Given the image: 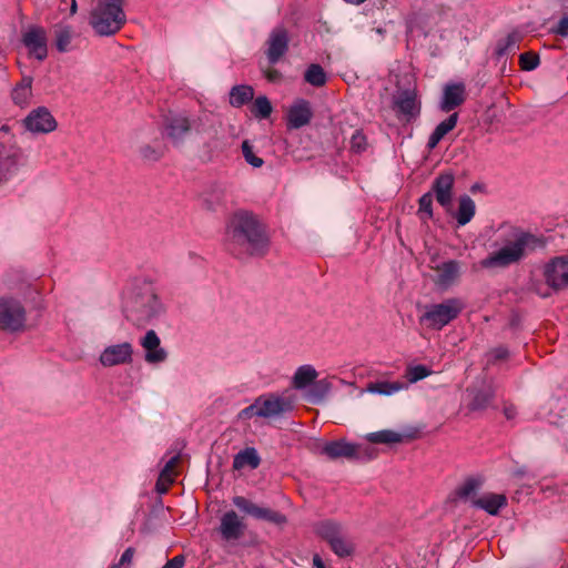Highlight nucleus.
<instances>
[{"mask_svg":"<svg viewBox=\"0 0 568 568\" xmlns=\"http://www.w3.org/2000/svg\"><path fill=\"white\" fill-rule=\"evenodd\" d=\"M179 462L180 454L171 456L165 462L155 484V489L159 494H165L169 490L170 485L174 481V477L176 475L175 468Z\"/></svg>","mask_w":568,"mask_h":568,"instance_id":"23","label":"nucleus"},{"mask_svg":"<svg viewBox=\"0 0 568 568\" xmlns=\"http://www.w3.org/2000/svg\"><path fill=\"white\" fill-rule=\"evenodd\" d=\"M547 242L542 235L534 234L518 226H510L509 231L500 237V247L484 260V268H507L518 264L530 254L544 250Z\"/></svg>","mask_w":568,"mask_h":568,"instance_id":"2","label":"nucleus"},{"mask_svg":"<svg viewBox=\"0 0 568 568\" xmlns=\"http://www.w3.org/2000/svg\"><path fill=\"white\" fill-rule=\"evenodd\" d=\"M265 77L270 82H277L282 79V73L276 69H268L265 71Z\"/></svg>","mask_w":568,"mask_h":568,"instance_id":"53","label":"nucleus"},{"mask_svg":"<svg viewBox=\"0 0 568 568\" xmlns=\"http://www.w3.org/2000/svg\"><path fill=\"white\" fill-rule=\"evenodd\" d=\"M331 549L341 558L351 557L355 551L354 542L347 535H324Z\"/></svg>","mask_w":568,"mask_h":568,"instance_id":"25","label":"nucleus"},{"mask_svg":"<svg viewBox=\"0 0 568 568\" xmlns=\"http://www.w3.org/2000/svg\"><path fill=\"white\" fill-rule=\"evenodd\" d=\"M233 504L243 514L251 516L252 518L257 520L274 524L280 528L287 521L286 516L281 514L280 511L273 510L267 507H260L242 496L234 497Z\"/></svg>","mask_w":568,"mask_h":568,"instance_id":"9","label":"nucleus"},{"mask_svg":"<svg viewBox=\"0 0 568 568\" xmlns=\"http://www.w3.org/2000/svg\"><path fill=\"white\" fill-rule=\"evenodd\" d=\"M484 190H485V184H483V183H478V182L474 183V184L470 186V189H469V191H470L473 194H475V193H477V192H483Z\"/></svg>","mask_w":568,"mask_h":568,"instance_id":"56","label":"nucleus"},{"mask_svg":"<svg viewBox=\"0 0 568 568\" xmlns=\"http://www.w3.org/2000/svg\"><path fill=\"white\" fill-rule=\"evenodd\" d=\"M26 324V308L22 303L11 296L0 297V331L19 332Z\"/></svg>","mask_w":568,"mask_h":568,"instance_id":"8","label":"nucleus"},{"mask_svg":"<svg viewBox=\"0 0 568 568\" xmlns=\"http://www.w3.org/2000/svg\"><path fill=\"white\" fill-rule=\"evenodd\" d=\"M241 529V520L233 510L227 511L223 518L219 532H239Z\"/></svg>","mask_w":568,"mask_h":568,"instance_id":"41","label":"nucleus"},{"mask_svg":"<svg viewBox=\"0 0 568 568\" xmlns=\"http://www.w3.org/2000/svg\"><path fill=\"white\" fill-rule=\"evenodd\" d=\"M416 437H417L416 432H413V433H409L406 435H402L392 429H383V430H378V432H374V433H368L365 436L366 440L369 443L386 444V445L403 443L405 438L414 439Z\"/></svg>","mask_w":568,"mask_h":568,"instance_id":"24","label":"nucleus"},{"mask_svg":"<svg viewBox=\"0 0 568 568\" xmlns=\"http://www.w3.org/2000/svg\"><path fill=\"white\" fill-rule=\"evenodd\" d=\"M313 118L311 102L305 99H297L287 111L286 125L290 130L301 129L307 125Z\"/></svg>","mask_w":568,"mask_h":568,"instance_id":"19","label":"nucleus"},{"mask_svg":"<svg viewBox=\"0 0 568 568\" xmlns=\"http://www.w3.org/2000/svg\"><path fill=\"white\" fill-rule=\"evenodd\" d=\"M254 98V89L248 84H236L230 91V104L241 108Z\"/></svg>","mask_w":568,"mask_h":568,"instance_id":"31","label":"nucleus"},{"mask_svg":"<svg viewBox=\"0 0 568 568\" xmlns=\"http://www.w3.org/2000/svg\"><path fill=\"white\" fill-rule=\"evenodd\" d=\"M455 176L452 172L438 174L432 183L429 192H433L437 202L445 209L450 207L453 201Z\"/></svg>","mask_w":568,"mask_h":568,"instance_id":"17","label":"nucleus"},{"mask_svg":"<svg viewBox=\"0 0 568 568\" xmlns=\"http://www.w3.org/2000/svg\"><path fill=\"white\" fill-rule=\"evenodd\" d=\"M254 416L258 417V406L256 399L254 400L253 404L242 409L239 414V417L242 419H251Z\"/></svg>","mask_w":568,"mask_h":568,"instance_id":"50","label":"nucleus"},{"mask_svg":"<svg viewBox=\"0 0 568 568\" xmlns=\"http://www.w3.org/2000/svg\"><path fill=\"white\" fill-rule=\"evenodd\" d=\"M260 464L261 457L254 447H246L245 449L239 452L233 459V467L235 469H242L246 466L251 469H256Z\"/></svg>","mask_w":568,"mask_h":568,"instance_id":"29","label":"nucleus"},{"mask_svg":"<svg viewBox=\"0 0 568 568\" xmlns=\"http://www.w3.org/2000/svg\"><path fill=\"white\" fill-rule=\"evenodd\" d=\"M332 383L327 378L314 381L308 388L307 399L312 404L322 403L332 390Z\"/></svg>","mask_w":568,"mask_h":568,"instance_id":"32","label":"nucleus"},{"mask_svg":"<svg viewBox=\"0 0 568 568\" xmlns=\"http://www.w3.org/2000/svg\"><path fill=\"white\" fill-rule=\"evenodd\" d=\"M466 85L464 82H449L443 89L439 109L443 112H450L466 101Z\"/></svg>","mask_w":568,"mask_h":568,"instance_id":"18","label":"nucleus"},{"mask_svg":"<svg viewBox=\"0 0 568 568\" xmlns=\"http://www.w3.org/2000/svg\"><path fill=\"white\" fill-rule=\"evenodd\" d=\"M32 95V78L27 77L18 83L11 93L12 100L17 105L24 106L29 103Z\"/></svg>","mask_w":568,"mask_h":568,"instance_id":"33","label":"nucleus"},{"mask_svg":"<svg viewBox=\"0 0 568 568\" xmlns=\"http://www.w3.org/2000/svg\"><path fill=\"white\" fill-rule=\"evenodd\" d=\"M432 371L425 365H415L407 368V378L410 383H416L429 376Z\"/></svg>","mask_w":568,"mask_h":568,"instance_id":"46","label":"nucleus"},{"mask_svg":"<svg viewBox=\"0 0 568 568\" xmlns=\"http://www.w3.org/2000/svg\"><path fill=\"white\" fill-rule=\"evenodd\" d=\"M23 123L26 129L32 133H49L57 128L55 119L44 106L32 110L23 120Z\"/></svg>","mask_w":568,"mask_h":568,"instance_id":"16","label":"nucleus"},{"mask_svg":"<svg viewBox=\"0 0 568 568\" xmlns=\"http://www.w3.org/2000/svg\"><path fill=\"white\" fill-rule=\"evenodd\" d=\"M265 51L270 64H276L288 51L290 37L284 27H276L270 33Z\"/></svg>","mask_w":568,"mask_h":568,"instance_id":"15","label":"nucleus"},{"mask_svg":"<svg viewBox=\"0 0 568 568\" xmlns=\"http://www.w3.org/2000/svg\"><path fill=\"white\" fill-rule=\"evenodd\" d=\"M140 344L145 351L144 359L146 363L159 364L166 361L168 352L161 347V339L155 331H148L141 338Z\"/></svg>","mask_w":568,"mask_h":568,"instance_id":"20","label":"nucleus"},{"mask_svg":"<svg viewBox=\"0 0 568 568\" xmlns=\"http://www.w3.org/2000/svg\"><path fill=\"white\" fill-rule=\"evenodd\" d=\"M494 399V390L490 388L478 389L474 393L473 399L468 404V408L473 412L486 409Z\"/></svg>","mask_w":568,"mask_h":568,"instance_id":"37","label":"nucleus"},{"mask_svg":"<svg viewBox=\"0 0 568 568\" xmlns=\"http://www.w3.org/2000/svg\"><path fill=\"white\" fill-rule=\"evenodd\" d=\"M304 80L313 87L321 88L326 84L327 74L321 64L312 63L304 73Z\"/></svg>","mask_w":568,"mask_h":568,"instance_id":"36","label":"nucleus"},{"mask_svg":"<svg viewBox=\"0 0 568 568\" xmlns=\"http://www.w3.org/2000/svg\"><path fill=\"white\" fill-rule=\"evenodd\" d=\"M164 129L172 143L179 146L191 130V124L186 116L172 115L165 119Z\"/></svg>","mask_w":568,"mask_h":568,"instance_id":"21","label":"nucleus"},{"mask_svg":"<svg viewBox=\"0 0 568 568\" xmlns=\"http://www.w3.org/2000/svg\"><path fill=\"white\" fill-rule=\"evenodd\" d=\"M202 160L203 161H211L212 159V154L210 151H207L206 153H204L203 155H201Z\"/></svg>","mask_w":568,"mask_h":568,"instance_id":"62","label":"nucleus"},{"mask_svg":"<svg viewBox=\"0 0 568 568\" xmlns=\"http://www.w3.org/2000/svg\"><path fill=\"white\" fill-rule=\"evenodd\" d=\"M23 45L28 49L29 54L39 61H43L48 57V38L44 28L31 26L22 34Z\"/></svg>","mask_w":568,"mask_h":568,"instance_id":"13","label":"nucleus"},{"mask_svg":"<svg viewBox=\"0 0 568 568\" xmlns=\"http://www.w3.org/2000/svg\"><path fill=\"white\" fill-rule=\"evenodd\" d=\"M509 325L511 327H517L519 325V317L517 315H513Z\"/></svg>","mask_w":568,"mask_h":568,"instance_id":"59","label":"nucleus"},{"mask_svg":"<svg viewBox=\"0 0 568 568\" xmlns=\"http://www.w3.org/2000/svg\"><path fill=\"white\" fill-rule=\"evenodd\" d=\"M346 3L359 6L364 3L366 0H344Z\"/></svg>","mask_w":568,"mask_h":568,"instance_id":"61","label":"nucleus"},{"mask_svg":"<svg viewBox=\"0 0 568 568\" xmlns=\"http://www.w3.org/2000/svg\"><path fill=\"white\" fill-rule=\"evenodd\" d=\"M490 355L493 359L489 361V363H495L498 361H505L509 357V351L506 346H497L491 349Z\"/></svg>","mask_w":568,"mask_h":568,"instance_id":"49","label":"nucleus"},{"mask_svg":"<svg viewBox=\"0 0 568 568\" xmlns=\"http://www.w3.org/2000/svg\"><path fill=\"white\" fill-rule=\"evenodd\" d=\"M457 121L458 113L454 112L447 119L437 124V126L434 129V131L428 138L427 149H435L440 142V140L456 126Z\"/></svg>","mask_w":568,"mask_h":568,"instance_id":"26","label":"nucleus"},{"mask_svg":"<svg viewBox=\"0 0 568 568\" xmlns=\"http://www.w3.org/2000/svg\"><path fill=\"white\" fill-rule=\"evenodd\" d=\"M240 536L241 535H231V534L222 535L223 540L225 541L226 545L234 542L235 540L239 539Z\"/></svg>","mask_w":568,"mask_h":568,"instance_id":"58","label":"nucleus"},{"mask_svg":"<svg viewBox=\"0 0 568 568\" xmlns=\"http://www.w3.org/2000/svg\"><path fill=\"white\" fill-rule=\"evenodd\" d=\"M78 4L75 0H71L70 13L73 16L77 13Z\"/></svg>","mask_w":568,"mask_h":568,"instance_id":"60","label":"nucleus"},{"mask_svg":"<svg viewBox=\"0 0 568 568\" xmlns=\"http://www.w3.org/2000/svg\"><path fill=\"white\" fill-rule=\"evenodd\" d=\"M367 148V139L362 130H356L349 141V150L353 153L361 154Z\"/></svg>","mask_w":568,"mask_h":568,"instance_id":"45","label":"nucleus"},{"mask_svg":"<svg viewBox=\"0 0 568 568\" xmlns=\"http://www.w3.org/2000/svg\"><path fill=\"white\" fill-rule=\"evenodd\" d=\"M134 552H135V549L133 547L126 548L116 565H120L121 568L124 565H130L132 562Z\"/></svg>","mask_w":568,"mask_h":568,"instance_id":"51","label":"nucleus"},{"mask_svg":"<svg viewBox=\"0 0 568 568\" xmlns=\"http://www.w3.org/2000/svg\"><path fill=\"white\" fill-rule=\"evenodd\" d=\"M317 372L312 365L300 366L293 376V386L296 389H304L317 377Z\"/></svg>","mask_w":568,"mask_h":568,"instance_id":"34","label":"nucleus"},{"mask_svg":"<svg viewBox=\"0 0 568 568\" xmlns=\"http://www.w3.org/2000/svg\"><path fill=\"white\" fill-rule=\"evenodd\" d=\"M162 312L160 302L154 288L144 284L134 288L124 300L123 313L128 321L135 325H144Z\"/></svg>","mask_w":568,"mask_h":568,"instance_id":"4","label":"nucleus"},{"mask_svg":"<svg viewBox=\"0 0 568 568\" xmlns=\"http://www.w3.org/2000/svg\"><path fill=\"white\" fill-rule=\"evenodd\" d=\"M184 564L185 557L183 555H178L172 559L168 560L162 568H183Z\"/></svg>","mask_w":568,"mask_h":568,"instance_id":"52","label":"nucleus"},{"mask_svg":"<svg viewBox=\"0 0 568 568\" xmlns=\"http://www.w3.org/2000/svg\"><path fill=\"white\" fill-rule=\"evenodd\" d=\"M126 0H91L89 24L97 36L111 37L126 23Z\"/></svg>","mask_w":568,"mask_h":568,"instance_id":"3","label":"nucleus"},{"mask_svg":"<svg viewBox=\"0 0 568 568\" xmlns=\"http://www.w3.org/2000/svg\"><path fill=\"white\" fill-rule=\"evenodd\" d=\"M313 566H314V568H325V565H324L322 558L317 554L314 555V557H313Z\"/></svg>","mask_w":568,"mask_h":568,"instance_id":"57","label":"nucleus"},{"mask_svg":"<svg viewBox=\"0 0 568 568\" xmlns=\"http://www.w3.org/2000/svg\"><path fill=\"white\" fill-rule=\"evenodd\" d=\"M525 474V471L523 469H519L516 471V476H523Z\"/></svg>","mask_w":568,"mask_h":568,"instance_id":"63","label":"nucleus"},{"mask_svg":"<svg viewBox=\"0 0 568 568\" xmlns=\"http://www.w3.org/2000/svg\"><path fill=\"white\" fill-rule=\"evenodd\" d=\"M227 235L233 252L251 257H264L271 246V239L265 224L256 214L239 210L232 215L227 225Z\"/></svg>","mask_w":568,"mask_h":568,"instance_id":"1","label":"nucleus"},{"mask_svg":"<svg viewBox=\"0 0 568 568\" xmlns=\"http://www.w3.org/2000/svg\"><path fill=\"white\" fill-rule=\"evenodd\" d=\"M540 64L539 54L534 51H527L519 55V65L524 71H532Z\"/></svg>","mask_w":568,"mask_h":568,"instance_id":"44","label":"nucleus"},{"mask_svg":"<svg viewBox=\"0 0 568 568\" xmlns=\"http://www.w3.org/2000/svg\"><path fill=\"white\" fill-rule=\"evenodd\" d=\"M256 403L258 406V417H277L293 410V403L290 398L273 393L258 396Z\"/></svg>","mask_w":568,"mask_h":568,"instance_id":"11","label":"nucleus"},{"mask_svg":"<svg viewBox=\"0 0 568 568\" xmlns=\"http://www.w3.org/2000/svg\"><path fill=\"white\" fill-rule=\"evenodd\" d=\"M242 154L247 164L253 168H261L264 164V160L254 153L253 145L248 140H244L241 145Z\"/></svg>","mask_w":568,"mask_h":568,"instance_id":"42","label":"nucleus"},{"mask_svg":"<svg viewBox=\"0 0 568 568\" xmlns=\"http://www.w3.org/2000/svg\"><path fill=\"white\" fill-rule=\"evenodd\" d=\"M507 506V498L504 494L488 493L473 500V507L483 509L489 515H497Z\"/></svg>","mask_w":568,"mask_h":568,"instance_id":"22","label":"nucleus"},{"mask_svg":"<svg viewBox=\"0 0 568 568\" xmlns=\"http://www.w3.org/2000/svg\"><path fill=\"white\" fill-rule=\"evenodd\" d=\"M549 32L561 38H568V14L565 13L558 22L549 29Z\"/></svg>","mask_w":568,"mask_h":568,"instance_id":"48","label":"nucleus"},{"mask_svg":"<svg viewBox=\"0 0 568 568\" xmlns=\"http://www.w3.org/2000/svg\"><path fill=\"white\" fill-rule=\"evenodd\" d=\"M343 529L342 525L333 519L321 520L315 526L314 532H339Z\"/></svg>","mask_w":568,"mask_h":568,"instance_id":"47","label":"nucleus"},{"mask_svg":"<svg viewBox=\"0 0 568 568\" xmlns=\"http://www.w3.org/2000/svg\"><path fill=\"white\" fill-rule=\"evenodd\" d=\"M436 270L438 272L436 283L442 286H448L458 277L460 265L458 261L449 260L443 262Z\"/></svg>","mask_w":568,"mask_h":568,"instance_id":"27","label":"nucleus"},{"mask_svg":"<svg viewBox=\"0 0 568 568\" xmlns=\"http://www.w3.org/2000/svg\"><path fill=\"white\" fill-rule=\"evenodd\" d=\"M504 415L507 419H513L516 417L517 412L514 406H507L504 408Z\"/></svg>","mask_w":568,"mask_h":568,"instance_id":"54","label":"nucleus"},{"mask_svg":"<svg viewBox=\"0 0 568 568\" xmlns=\"http://www.w3.org/2000/svg\"><path fill=\"white\" fill-rule=\"evenodd\" d=\"M433 192L424 193L418 200L417 215L423 223L434 217L433 213Z\"/></svg>","mask_w":568,"mask_h":568,"instance_id":"39","label":"nucleus"},{"mask_svg":"<svg viewBox=\"0 0 568 568\" xmlns=\"http://www.w3.org/2000/svg\"><path fill=\"white\" fill-rule=\"evenodd\" d=\"M139 152L144 161L156 162L163 156L164 149L160 145L144 144L140 148Z\"/></svg>","mask_w":568,"mask_h":568,"instance_id":"43","label":"nucleus"},{"mask_svg":"<svg viewBox=\"0 0 568 568\" xmlns=\"http://www.w3.org/2000/svg\"><path fill=\"white\" fill-rule=\"evenodd\" d=\"M546 283L555 291L568 286V257L557 256L544 267Z\"/></svg>","mask_w":568,"mask_h":568,"instance_id":"12","label":"nucleus"},{"mask_svg":"<svg viewBox=\"0 0 568 568\" xmlns=\"http://www.w3.org/2000/svg\"><path fill=\"white\" fill-rule=\"evenodd\" d=\"M464 306V303L456 297L447 298L442 303L418 304L417 308L422 311L418 323L427 329L440 331L460 315Z\"/></svg>","mask_w":568,"mask_h":568,"instance_id":"5","label":"nucleus"},{"mask_svg":"<svg viewBox=\"0 0 568 568\" xmlns=\"http://www.w3.org/2000/svg\"><path fill=\"white\" fill-rule=\"evenodd\" d=\"M200 201H201V205L207 210V211H211L212 209V203H211V200H210V195H202L200 197Z\"/></svg>","mask_w":568,"mask_h":568,"instance_id":"55","label":"nucleus"},{"mask_svg":"<svg viewBox=\"0 0 568 568\" xmlns=\"http://www.w3.org/2000/svg\"><path fill=\"white\" fill-rule=\"evenodd\" d=\"M521 39L523 36L515 30L508 33L505 39L498 40L494 51V58L496 60H500L510 51H514L516 48H518V43L521 41Z\"/></svg>","mask_w":568,"mask_h":568,"instance_id":"30","label":"nucleus"},{"mask_svg":"<svg viewBox=\"0 0 568 568\" xmlns=\"http://www.w3.org/2000/svg\"><path fill=\"white\" fill-rule=\"evenodd\" d=\"M55 47L59 52H67L72 39V30L69 26H60L55 29Z\"/></svg>","mask_w":568,"mask_h":568,"instance_id":"40","label":"nucleus"},{"mask_svg":"<svg viewBox=\"0 0 568 568\" xmlns=\"http://www.w3.org/2000/svg\"><path fill=\"white\" fill-rule=\"evenodd\" d=\"M476 213V204L473 199L464 194L458 199V209L455 213V219L458 223V226H464L468 224Z\"/></svg>","mask_w":568,"mask_h":568,"instance_id":"28","label":"nucleus"},{"mask_svg":"<svg viewBox=\"0 0 568 568\" xmlns=\"http://www.w3.org/2000/svg\"><path fill=\"white\" fill-rule=\"evenodd\" d=\"M484 480L480 476H469L462 485L457 486L449 493L445 500V506L448 509H454L459 503H469L473 507V500L477 499V493L481 488Z\"/></svg>","mask_w":568,"mask_h":568,"instance_id":"10","label":"nucleus"},{"mask_svg":"<svg viewBox=\"0 0 568 568\" xmlns=\"http://www.w3.org/2000/svg\"><path fill=\"white\" fill-rule=\"evenodd\" d=\"M320 454L326 456L331 460L345 458L351 462H368L377 456L375 448L353 444L345 438L326 442L320 448Z\"/></svg>","mask_w":568,"mask_h":568,"instance_id":"6","label":"nucleus"},{"mask_svg":"<svg viewBox=\"0 0 568 568\" xmlns=\"http://www.w3.org/2000/svg\"><path fill=\"white\" fill-rule=\"evenodd\" d=\"M405 387V384L402 382H388V381H377L371 382L366 386V390L372 394L393 395Z\"/></svg>","mask_w":568,"mask_h":568,"instance_id":"35","label":"nucleus"},{"mask_svg":"<svg viewBox=\"0 0 568 568\" xmlns=\"http://www.w3.org/2000/svg\"><path fill=\"white\" fill-rule=\"evenodd\" d=\"M390 109L404 124L415 122L422 113V101L415 87L397 88L392 94Z\"/></svg>","mask_w":568,"mask_h":568,"instance_id":"7","label":"nucleus"},{"mask_svg":"<svg viewBox=\"0 0 568 568\" xmlns=\"http://www.w3.org/2000/svg\"><path fill=\"white\" fill-rule=\"evenodd\" d=\"M250 111L257 119H267L271 115L273 108L266 95H260L252 103Z\"/></svg>","mask_w":568,"mask_h":568,"instance_id":"38","label":"nucleus"},{"mask_svg":"<svg viewBox=\"0 0 568 568\" xmlns=\"http://www.w3.org/2000/svg\"><path fill=\"white\" fill-rule=\"evenodd\" d=\"M133 346L129 342L106 346L100 354L99 362L104 367L131 364Z\"/></svg>","mask_w":568,"mask_h":568,"instance_id":"14","label":"nucleus"}]
</instances>
